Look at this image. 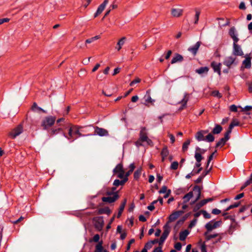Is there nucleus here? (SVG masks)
Returning a JSON list of instances; mask_svg holds the SVG:
<instances>
[{
	"instance_id": "1",
	"label": "nucleus",
	"mask_w": 252,
	"mask_h": 252,
	"mask_svg": "<svg viewBox=\"0 0 252 252\" xmlns=\"http://www.w3.org/2000/svg\"><path fill=\"white\" fill-rule=\"evenodd\" d=\"M82 128H83L82 126L76 125L71 126L68 129V136H67L64 133H63V135L68 139L71 140V141H73L78 137L85 136L81 132Z\"/></svg>"
},
{
	"instance_id": "2",
	"label": "nucleus",
	"mask_w": 252,
	"mask_h": 252,
	"mask_svg": "<svg viewBox=\"0 0 252 252\" xmlns=\"http://www.w3.org/2000/svg\"><path fill=\"white\" fill-rule=\"evenodd\" d=\"M203 132H204L200 130L195 134V138L198 141H206L208 142H212L214 141L215 137L211 133H209L205 137Z\"/></svg>"
},
{
	"instance_id": "3",
	"label": "nucleus",
	"mask_w": 252,
	"mask_h": 252,
	"mask_svg": "<svg viewBox=\"0 0 252 252\" xmlns=\"http://www.w3.org/2000/svg\"><path fill=\"white\" fill-rule=\"evenodd\" d=\"M56 118L55 116L46 117L42 121L41 126L44 130H47L52 126L55 123Z\"/></svg>"
},
{
	"instance_id": "4",
	"label": "nucleus",
	"mask_w": 252,
	"mask_h": 252,
	"mask_svg": "<svg viewBox=\"0 0 252 252\" xmlns=\"http://www.w3.org/2000/svg\"><path fill=\"white\" fill-rule=\"evenodd\" d=\"M221 224L222 221L220 220L215 222L212 220L205 224V227L208 232H211L213 229L219 227Z\"/></svg>"
},
{
	"instance_id": "5",
	"label": "nucleus",
	"mask_w": 252,
	"mask_h": 252,
	"mask_svg": "<svg viewBox=\"0 0 252 252\" xmlns=\"http://www.w3.org/2000/svg\"><path fill=\"white\" fill-rule=\"evenodd\" d=\"M184 213V212L183 210H179V211H175V212H173L168 217V220L165 224L169 225L170 223L175 221Z\"/></svg>"
},
{
	"instance_id": "6",
	"label": "nucleus",
	"mask_w": 252,
	"mask_h": 252,
	"mask_svg": "<svg viewBox=\"0 0 252 252\" xmlns=\"http://www.w3.org/2000/svg\"><path fill=\"white\" fill-rule=\"evenodd\" d=\"M94 225L95 228L98 229V230H100L102 229L103 224L104 220L102 217H97L94 218Z\"/></svg>"
},
{
	"instance_id": "7",
	"label": "nucleus",
	"mask_w": 252,
	"mask_h": 252,
	"mask_svg": "<svg viewBox=\"0 0 252 252\" xmlns=\"http://www.w3.org/2000/svg\"><path fill=\"white\" fill-rule=\"evenodd\" d=\"M23 126L20 124L10 132L9 135L14 139L23 132Z\"/></svg>"
},
{
	"instance_id": "8",
	"label": "nucleus",
	"mask_w": 252,
	"mask_h": 252,
	"mask_svg": "<svg viewBox=\"0 0 252 252\" xmlns=\"http://www.w3.org/2000/svg\"><path fill=\"white\" fill-rule=\"evenodd\" d=\"M233 54L236 56H242L244 55L242 48L241 46L237 44V42H233Z\"/></svg>"
},
{
	"instance_id": "9",
	"label": "nucleus",
	"mask_w": 252,
	"mask_h": 252,
	"mask_svg": "<svg viewBox=\"0 0 252 252\" xmlns=\"http://www.w3.org/2000/svg\"><path fill=\"white\" fill-rule=\"evenodd\" d=\"M214 199L213 198H208L201 200V201L195 204V205L193 207V211H197L201 207L203 206L207 203L212 201Z\"/></svg>"
},
{
	"instance_id": "10",
	"label": "nucleus",
	"mask_w": 252,
	"mask_h": 252,
	"mask_svg": "<svg viewBox=\"0 0 252 252\" xmlns=\"http://www.w3.org/2000/svg\"><path fill=\"white\" fill-rule=\"evenodd\" d=\"M119 198L118 192H116L113 196L103 197L102 201L104 202L111 203L116 201Z\"/></svg>"
},
{
	"instance_id": "11",
	"label": "nucleus",
	"mask_w": 252,
	"mask_h": 252,
	"mask_svg": "<svg viewBox=\"0 0 252 252\" xmlns=\"http://www.w3.org/2000/svg\"><path fill=\"white\" fill-rule=\"evenodd\" d=\"M108 131L106 129L98 126L94 127V135H98L100 136H108Z\"/></svg>"
},
{
	"instance_id": "12",
	"label": "nucleus",
	"mask_w": 252,
	"mask_h": 252,
	"mask_svg": "<svg viewBox=\"0 0 252 252\" xmlns=\"http://www.w3.org/2000/svg\"><path fill=\"white\" fill-rule=\"evenodd\" d=\"M228 34L231 37V38L233 39V42H238L239 41V38L237 37L238 34L237 33V31L234 27H231L228 31Z\"/></svg>"
},
{
	"instance_id": "13",
	"label": "nucleus",
	"mask_w": 252,
	"mask_h": 252,
	"mask_svg": "<svg viewBox=\"0 0 252 252\" xmlns=\"http://www.w3.org/2000/svg\"><path fill=\"white\" fill-rule=\"evenodd\" d=\"M236 58L232 56H229L225 58L223 61V64L227 66L228 68H230L231 65L234 63L235 64L236 63H235Z\"/></svg>"
},
{
	"instance_id": "14",
	"label": "nucleus",
	"mask_w": 252,
	"mask_h": 252,
	"mask_svg": "<svg viewBox=\"0 0 252 252\" xmlns=\"http://www.w3.org/2000/svg\"><path fill=\"white\" fill-rule=\"evenodd\" d=\"M201 44V42L200 41L197 42L195 45L189 47L188 48V51L190 52L193 55V56H195L197 53Z\"/></svg>"
},
{
	"instance_id": "15",
	"label": "nucleus",
	"mask_w": 252,
	"mask_h": 252,
	"mask_svg": "<svg viewBox=\"0 0 252 252\" xmlns=\"http://www.w3.org/2000/svg\"><path fill=\"white\" fill-rule=\"evenodd\" d=\"M221 64L220 63H217L214 61L211 63V66L213 69L214 72L218 73L219 75L221 74Z\"/></svg>"
},
{
	"instance_id": "16",
	"label": "nucleus",
	"mask_w": 252,
	"mask_h": 252,
	"mask_svg": "<svg viewBox=\"0 0 252 252\" xmlns=\"http://www.w3.org/2000/svg\"><path fill=\"white\" fill-rule=\"evenodd\" d=\"M108 2V0H104L102 3H101L97 8V9L94 15V17H96L98 15L100 14L104 10L106 4Z\"/></svg>"
},
{
	"instance_id": "17",
	"label": "nucleus",
	"mask_w": 252,
	"mask_h": 252,
	"mask_svg": "<svg viewBox=\"0 0 252 252\" xmlns=\"http://www.w3.org/2000/svg\"><path fill=\"white\" fill-rule=\"evenodd\" d=\"M170 227L169 225L165 224L163 226V232L162 234L160 239L165 240L167 237H168L170 232Z\"/></svg>"
},
{
	"instance_id": "18",
	"label": "nucleus",
	"mask_w": 252,
	"mask_h": 252,
	"mask_svg": "<svg viewBox=\"0 0 252 252\" xmlns=\"http://www.w3.org/2000/svg\"><path fill=\"white\" fill-rule=\"evenodd\" d=\"M251 54H246L245 56V59L243 61L242 64L246 68H250L251 67V59L252 57L250 56Z\"/></svg>"
},
{
	"instance_id": "19",
	"label": "nucleus",
	"mask_w": 252,
	"mask_h": 252,
	"mask_svg": "<svg viewBox=\"0 0 252 252\" xmlns=\"http://www.w3.org/2000/svg\"><path fill=\"white\" fill-rule=\"evenodd\" d=\"M194 158L196 161L195 166V167L199 168L200 167H201V161L203 159V157L202 156L200 153H195Z\"/></svg>"
},
{
	"instance_id": "20",
	"label": "nucleus",
	"mask_w": 252,
	"mask_h": 252,
	"mask_svg": "<svg viewBox=\"0 0 252 252\" xmlns=\"http://www.w3.org/2000/svg\"><path fill=\"white\" fill-rule=\"evenodd\" d=\"M171 13L173 17H179L182 15L183 10L180 8H172Z\"/></svg>"
},
{
	"instance_id": "21",
	"label": "nucleus",
	"mask_w": 252,
	"mask_h": 252,
	"mask_svg": "<svg viewBox=\"0 0 252 252\" xmlns=\"http://www.w3.org/2000/svg\"><path fill=\"white\" fill-rule=\"evenodd\" d=\"M189 99V94L185 93L184 94V98L180 102L182 104V106L180 108V110L183 109L186 106L187 102Z\"/></svg>"
},
{
	"instance_id": "22",
	"label": "nucleus",
	"mask_w": 252,
	"mask_h": 252,
	"mask_svg": "<svg viewBox=\"0 0 252 252\" xmlns=\"http://www.w3.org/2000/svg\"><path fill=\"white\" fill-rule=\"evenodd\" d=\"M183 57L178 53L175 54V56L171 60V63L174 64L177 62H181L183 61Z\"/></svg>"
},
{
	"instance_id": "23",
	"label": "nucleus",
	"mask_w": 252,
	"mask_h": 252,
	"mask_svg": "<svg viewBox=\"0 0 252 252\" xmlns=\"http://www.w3.org/2000/svg\"><path fill=\"white\" fill-rule=\"evenodd\" d=\"M210 232H208V231L206 230V231L205 232H204V235L205 237V240L207 241H209L211 239L216 238V237L219 236V235H220V234H219V233H215V234H209Z\"/></svg>"
},
{
	"instance_id": "24",
	"label": "nucleus",
	"mask_w": 252,
	"mask_h": 252,
	"mask_svg": "<svg viewBox=\"0 0 252 252\" xmlns=\"http://www.w3.org/2000/svg\"><path fill=\"white\" fill-rule=\"evenodd\" d=\"M209 71V68L207 66L201 67L195 70V72L202 75L203 74H207Z\"/></svg>"
},
{
	"instance_id": "25",
	"label": "nucleus",
	"mask_w": 252,
	"mask_h": 252,
	"mask_svg": "<svg viewBox=\"0 0 252 252\" xmlns=\"http://www.w3.org/2000/svg\"><path fill=\"white\" fill-rule=\"evenodd\" d=\"M124 171L123 165L122 163H119L117 165L115 168L113 169V172L114 174L121 172Z\"/></svg>"
},
{
	"instance_id": "26",
	"label": "nucleus",
	"mask_w": 252,
	"mask_h": 252,
	"mask_svg": "<svg viewBox=\"0 0 252 252\" xmlns=\"http://www.w3.org/2000/svg\"><path fill=\"white\" fill-rule=\"evenodd\" d=\"M111 211L109 207H106L104 208H100L98 210V214H107L109 215Z\"/></svg>"
},
{
	"instance_id": "27",
	"label": "nucleus",
	"mask_w": 252,
	"mask_h": 252,
	"mask_svg": "<svg viewBox=\"0 0 252 252\" xmlns=\"http://www.w3.org/2000/svg\"><path fill=\"white\" fill-rule=\"evenodd\" d=\"M222 127L220 125L217 124L212 131V134H218L221 132Z\"/></svg>"
},
{
	"instance_id": "28",
	"label": "nucleus",
	"mask_w": 252,
	"mask_h": 252,
	"mask_svg": "<svg viewBox=\"0 0 252 252\" xmlns=\"http://www.w3.org/2000/svg\"><path fill=\"white\" fill-rule=\"evenodd\" d=\"M189 234V232L188 230H185L184 231H182L180 232L179 234V239L181 241H184L188 234Z\"/></svg>"
},
{
	"instance_id": "29",
	"label": "nucleus",
	"mask_w": 252,
	"mask_h": 252,
	"mask_svg": "<svg viewBox=\"0 0 252 252\" xmlns=\"http://www.w3.org/2000/svg\"><path fill=\"white\" fill-rule=\"evenodd\" d=\"M126 40V38L125 37H123L119 40L117 43V46L116 47V49H117L118 51H120L121 50L122 46L124 44Z\"/></svg>"
},
{
	"instance_id": "30",
	"label": "nucleus",
	"mask_w": 252,
	"mask_h": 252,
	"mask_svg": "<svg viewBox=\"0 0 252 252\" xmlns=\"http://www.w3.org/2000/svg\"><path fill=\"white\" fill-rule=\"evenodd\" d=\"M32 110L33 111L42 112L44 113H46V111L43 110L40 107H38L36 102H34L32 107Z\"/></svg>"
},
{
	"instance_id": "31",
	"label": "nucleus",
	"mask_w": 252,
	"mask_h": 252,
	"mask_svg": "<svg viewBox=\"0 0 252 252\" xmlns=\"http://www.w3.org/2000/svg\"><path fill=\"white\" fill-rule=\"evenodd\" d=\"M193 196V192L192 191H189L183 197V203H186L189 201V200Z\"/></svg>"
},
{
	"instance_id": "32",
	"label": "nucleus",
	"mask_w": 252,
	"mask_h": 252,
	"mask_svg": "<svg viewBox=\"0 0 252 252\" xmlns=\"http://www.w3.org/2000/svg\"><path fill=\"white\" fill-rule=\"evenodd\" d=\"M148 138L147 134L144 132L143 129H142L140 132L139 139H140V141L145 142L146 140L148 139Z\"/></svg>"
},
{
	"instance_id": "33",
	"label": "nucleus",
	"mask_w": 252,
	"mask_h": 252,
	"mask_svg": "<svg viewBox=\"0 0 252 252\" xmlns=\"http://www.w3.org/2000/svg\"><path fill=\"white\" fill-rule=\"evenodd\" d=\"M239 107L241 108V112H246V114L247 115H250V112H249V111H250V110H251L252 109V106H246L244 108H242L241 106H239Z\"/></svg>"
},
{
	"instance_id": "34",
	"label": "nucleus",
	"mask_w": 252,
	"mask_h": 252,
	"mask_svg": "<svg viewBox=\"0 0 252 252\" xmlns=\"http://www.w3.org/2000/svg\"><path fill=\"white\" fill-rule=\"evenodd\" d=\"M226 140L223 137L220 139V140L216 143V148H218L219 147H222L224 146L226 142Z\"/></svg>"
},
{
	"instance_id": "35",
	"label": "nucleus",
	"mask_w": 252,
	"mask_h": 252,
	"mask_svg": "<svg viewBox=\"0 0 252 252\" xmlns=\"http://www.w3.org/2000/svg\"><path fill=\"white\" fill-rule=\"evenodd\" d=\"M228 213L224 212L222 214V216L225 217L224 220H230L233 222H235V217L234 216H227Z\"/></svg>"
},
{
	"instance_id": "36",
	"label": "nucleus",
	"mask_w": 252,
	"mask_h": 252,
	"mask_svg": "<svg viewBox=\"0 0 252 252\" xmlns=\"http://www.w3.org/2000/svg\"><path fill=\"white\" fill-rule=\"evenodd\" d=\"M194 189H197L198 190V193H197V195L196 197V199H195L194 200V202H196L197 201H198L201 197V188L197 186V185H195L194 186Z\"/></svg>"
},
{
	"instance_id": "37",
	"label": "nucleus",
	"mask_w": 252,
	"mask_h": 252,
	"mask_svg": "<svg viewBox=\"0 0 252 252\" xmlns=\"http://www.w3.org/2000/svg\"><path fill=\"white\" fill-rule=\"evenodd\" d=\"M102 242H99L95 246L94 252H103V248L102 245Z\"/></svg>"
},
{
	"instance_id": "38",
	"label": "nucleus",
	"mask_w": 252,
	"mask_h": 252,
	"mask_svg": "<svg viewBox=\"0 0 252 252\" xmlns=\"http://www.w3.org/2000/svg\"><path fill=\"white\" fill-rule=\"evenodd\" d=\"M142 172V168L137 169L134 173V178L136 180L139 179Z\"/></svg>"
},
{
	"instance_id": "39",
	"label": "nucleus",
	"mask_w": 252,
	"mask_h": 252,
	"mask_svg": "<svg viewBox=\"0 0 252 252\" xmlns=\"http://www.w3.org/2000/svg\"><path fill=\"white\" fill-rule=\"evenodd\" d=\"M160 154H161V157H167V156L169 154V151L168 150L167 146H165L163 148Z\"/></svg>"
},
{
	"instance_id": "40",
	"label": "nucleus",
	"mask_w": 252,
	"mask_h": 252,
	"mask_svg": "<svg viewBox=\"0 0 252 252\" xmlns=\"http://www.w3.org/2000/svg\"><path fill=\"white\" fill-rule=\"evenodd\" d=\"M60 131H62V128H52L51 129L50 131L49 132V134L51 135H53L54 134H56Z\"/></svg>"
},
{
	"instance_id": "41",
	"label": "nucleus",
	"mask_w": 252,
	"mask_h": 252,
	"mask_svg": "<svg viewBox=\"0 0 252 252\" xmlns=\"http://www.w3.org/2000/svg\"><path fill=\"white\" fill-rule=\"evenodd\" d=\"M190 144V140H187L186 142H185L183 145L182 150L183 152H185L187 150L188 148V146Z\"/></svg>"
},
{
	"instance_id": "42",
	"label": "nucleus",
	"mask_w": 252,
	"mask_h": 252,
	"mask_svg": "<svg viewBox=\"0 0 252 252\" xmlns=\"http://www.w3.org/2000/svg\"><path fill=\"white\" fill-rule=\"evenodd\" d=\"M144 99L146 102L147 103H152L154 101L153 99H152L150 94H146L144 96Z\"/></svg>"
},
{
	"instance_id": "43",
	"label": "nucleus",
	"mask_w": 252,
	"mask_h": 252,
	"mask_svg": "<svg viewBox=\"0 0 252 252\" xmlns=\"http://www.w3.org/2000/svg\"><path fill=\"white\" fill-rule=\"evenodd\" d=\"M195 15L194 24H196L198 23L199 15L200 14V12L199 10H197V9H195Z\"/></svg>"
},
{
	"instance_id": "44",
	"label": "nucleus",
	"mask_w": 252,
	"mask_h": 252,
	"mask_svg": "<svg viewBox=\"0 0 252 252\" xmlns=\"http://www.w3.org/2000/svg\"><path fill=\"white\" fill-rule=\"evenodd\" d=\"M126 203V199L125 198V199H124L123 201L122 202V203H121V205L120 206L119 211H120V212H123V211H124V210L125 209V207Z\"/></svg>"
},
{
	"instance_id": "45",
	"label": "nucleus",
	"mask_w": 252,
	"mask_h": 252,
	"mask_svg": "<svg viewBox=\"0 0 252 252\" xmlns=\"http://www.w3.org/2000/svg\"><path fill=\"white\" fill-rule=\"evenodd\" d=\"M201 212H202V214L203 215V217L205 219H209L211 218V215L206 211L202 210H201Z\"/></svg>"
},
{
	"instance_id": "46",
	"label": "nucleus",
	"mask_w": 252,
	"mask_h": 252,
	"mask_svg": "<svg viewBox=\"0 0 252 252\" xmlns=\"http://www.w3.org/2000/svg\"><path fill=\"white\" fill-rule=\"evenodd\" d=\"M217 152V151L216 150L214 152H213V153H212L209 157H208V160H207V165H206V168H208L211 161L213 159V156L215 154V153Z\"/></svg>"
},
{
	"instance_id": "47",
	"label": "nucleus",
	"mask_w": 252,
	"mask_h": 252,
	"mask_svg": "<svg viewBox=\"0 0 252 252\" xmlns=\"http://www.w3.org/2000/svg\"><path fill=\"white\" fill-rule=\"evenodd\" d=\"M212 95L215 97H217L219 98H221L222 96L218 91L215 90L212 92Z\"/></svg>"
},
{
	"instance_id": "48",
	"label": "nucleus",
	"mask_w": 252,
	"mask_h": 252,
	"mask_svg": "<svg viewBox=\"0 0 252 252\" xmlns=\"http://www.w3.org/2000/svg\"><path fill=\"white\" fill-rule=\"evenodd\" d=\"M179 166V163L177 161L173 162L170 166V168L172 170H176Z\"/></svg>"
},
{
	"instance_id": "49",
	"label": "nucleus",
	"mask_w": 252,
	"mask_h": 252,
	"mask_svg": "<svg viewBox=\"0 0 252 252\" xmlns=\"http://www.w3.org/2000/svg\"><path fill=\"white\" fill-rule=\"evenodd\" d=\"M251 179L248 180L241 187L240 190H243L246 187L249 186L251 183Z\"/></svg>"
},
{
	"instance_id": "50",
	"label": "nucleus",
	"mask_w": 252,
	"mask_h": 252,
	"mask_svg": "<svg viewBox=\"0 0 252 252\" xmlns=\"http://www.w3.org/2000/svg\"><path fill=\"white\" fill-rule=\"evenodd\" d=\"M206 150L201 149L199 147H196L195 148V153H199L200 154H203L205 153Z\"/></svg>"
},
{
	"instance_id": "51",
	"label": "nucleus",
	"mask_w": 252,
	"mask_h": 252,
	"mask_svg": "<svg viewBox=\"0 0 252 252\" xmlns=\"http://www.w3.org/2000/svg\"><path fill=\"white\" fill-rule=\"evenodd\" d=\"M197 220L196 219H193L189 224V228H191L192 227H194L197 222Z\"/></svg>"
},
{
	"instance_id": "52",
	"label": "nucleus",
	"mask_w": 252,
	"mask_h": 252,
	"mask_svg": "<svg viewBox=\"0 0 252 252\" xmlns=\"http://www.w3.org/2000/svg\"><path fill=\"white\" fill-rule=\"evenodd\" d=\"M184 221L185 220L182 219H181L179 220H178L176 223V224L174 226V228H176L179 225H182L184 223Z\"/></svg>"
},
{
	"instance_id": "53",
	"label": "nucleus",
	"mask_w": 252,
	"mask_h": 252,
	"mask_svg": "<svg viewBox=\"0 0 252 252\" xmlns=\"http://www.w3.org/2000/svg\"><path fill=\"white\" fill-rule=\"evenodd\" d=\"M141 81V79L139 78H137L131 81L129 84L130 86H133L134 84L139 83Z\"/></svg>"
},
{
	"instance_id": "54",
	"label": "nucleus",
	"mask_w": 252,
	"mask_h": 252,
	"mask_svg": "<svg viewBox=\"0 0 252 252\" xmlns=\"http://www.w3.org/2000/svg\"><path fill=\"white\" fill-rule=\"evenodd\" d=\"M167 188L165 186L162 187L161 189L159 190L158 192L160 194L164 193L167 191Z\"/></svg>"
},
{
	"instance_id": "55",
	"label": "nucleus",
	"mask_w": 252,
	"mask_h": 252,
	"mask_svg": "<svg viewBox=\"0 0 252 252\" xmlns=\"http://www.w3.org/2000/svg\"><path fill=\"white\" fill-rule=\"evenodd\" d=\"M229 110L231 112H237V107L235 105L232 104L230 106Z\"/></svg>"
},
{
	"instance_id": "56",
	"label": "nucleus",
	"mask_w": 252,
	"mask_h": 252,
	"mask_svg": "<svg viewBox=\"0 0 252 252\" xmlns=\"http://www.w3.org/2000/svg\"><path fill=\"white\" fill-rule=\"evenodd\" d=\"M231 133L229 130H227L224 134V137H223L225 140L227 141L230 138V134Z\"/></svg>"
},
{
	"instance_id": "57",
	"label": "nucleus",
	"mask_w": 252,
	"mask_h": 252,
	"mask_svg": "<svg viewBox=\"0 0 252 252\" xmlns=\"http://www.w3.org/2000/svg\"><path fill=\"white\" fill-rule=\"evenodd\" d=\"M174 248L177 251H180L182 248V244L180 242H177L174 245Z\"/></svg>"
},
{
	"instance_id": "58",
	"label": "nucleus",
	"mask_w": 252,
	"mask_h": 252,
	"mask_svg": "<svg viewBox=\"0 0 252 252\" xmlns=\"http://www.w3.org/2000/svg\"><path fill=\"white\" fill-rule=\"evenodd\" d=\"M152 246L153 245L150 241H149L145 244L144 248L148 250L149 249H150L152 247Z\"/></svg>"
},
{
	"instance_id": "59",
	"label": "nucleus",
	"mask_w": 252,
	"mask_h": 252,
	"mask_svg": "<svg viewBox=\"0 0 252 252\" xmlns=\"http://www.w3.org/2000/svg\"><path fill=\"white\" fill-rule=\"evenodd\" d=\"M221 211L218 209H213L212 211V213L214 215H219L220 214Z\"/></svg>"
},
{
	"instance_id": "60",
	"label": "nucleus",
	"mask_w": 252,
	"mask_h": 252,
	"mask_svg": "<svg viewBox=\"0 0 252 252\" xmlns=\"http://www.w3.org/2000/svg\"><path fill=\"white\" fill-rule=\"evenodd\" d=\"M135 242L134 239H131L129 242L126 247V250L128 251L130 249V245Z\"/></svg>"
},
{
	"instance_id": "61",
	"label": "nucleus",
	"mask_w": 252,
	"mask_h": 252,
	"mask_svg": "<svg viewBox=\"0 0 252 252\" xmlns=\"http://www.w3.org/2000/svg\"><path fill=\"white\" fill-rule=\"evenodd\" d=\"M244 196V193H241L238 195H237L235 197V200H239L241 199V198L243 197Z\"/></svg>"
},
{
	"instance_id": "62",
	"label": "nucleus",
	"mask_w": 252,
	"mask_h": 252,
	"mask_svg": "<svg viewBox=\"0 0 252 252\" xmlns=\"http://www.w3.org/2000/svg\"><path fill=\"white\" fill-rule=\"evenodd\" d=\"M142 142H143L142 141H140V139L139 138L138 140L135 142V144L137 147H139L140 146H142Z\"/></svg>"
},
{
	"instance_id": "63",
	"label": "nucleus",
	"mask_w": 252,
	"mask_h": 252,
	"mask_svg": "<svg viewBox=\"0 0 252 252\" xmlns=\"http://www.w3.org/2000/svg\"><path fill=\"white\" fill-rule=\"evenodd\" d=\"M99 238H100L99 235L97 234H95V235H94V236L93 237V241L94 242H98L99 241Z\"/></svg>"
},
{
	"instance_id": "64",
	"label": "nucleus",
	"mask_w": 252,
	"mask_h": 252,
	"mask_svg": "<svg viewBox=\"0 0 252 252\" xmlns=\"http://www.w3.org/2000/svg\"><path fill=\"white\" fill-rule=\"evenodd\" d=\"M201 252H207L206 247L204 243L201 246Z\"/></svg>"
}]
</instances>
